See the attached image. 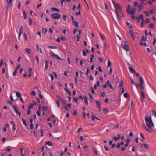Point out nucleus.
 Listing matches in <instances>:
<instances>
[{"label":"nucleus","mask_w":156,"mask_h":156,"mask_svg":"<svg viewBox=\"0 0 156 156\" xmlns=\"http://www.w3.org/2000/svg\"><path fill=\"white\" fill-rule=\"evenodd\" d=\"M48 47L52 49H55L57 48V47L55 46H49Z\"/></svg>","instance_id":"obj_43"},{"label":"nucleus","mask_w":156,"mask_h":156,"mask_svg":"<svg viewBox=\"0 0 156 156\" xmlns=\"http://www.w3.org/2000/svg\"><path fill=\"white\" fill-rule=\"evenodd\" d=\"M15 111L16 114H18L19 115V116L20 117V116L21 112H19L18 109L17 110H16Z\"/></svg>","instance_id":"obj_31"},{"label":"nucleus","mask_w":156,"mask_h":156,"mask_svg":"<svg viewBox=\"0 0 156 156\" xmlns=\"http://www.w3.org/2000/svg\"><path fill=\"white\" fill-rule=\"evenodd\" d=\"M129 71L133 73H135V70L132 67H129Z\"/></svg>","instance_id":"obj_17"},{"label":"nucleus","mask_w":156,"mask_h":156,"mask_svg":"<svg viewBox=\"0 0 156 156\" xmlns=\"http://www.w3.org/2000/svg\"><path fill=\"white\" fill-rule=\"evenodd\" d=\"M64 90L66 92V93L67 94H68L69 96L71 95V93L70 92V91L67 89L66 88H65Z\"/></svg>","instance_id":"obj_19"},{"label":"nucleus","mask_w":156,"mask_h":156,"mask_svg":"<svg viewBox=\"0 0 156 156\" xmlns=\"http://www.w3.org/2000/svg\"><path fill=\"white\" fill-rule=\"evenodd\" d=\"M130 36H131V37L133 39V40H134L135 36L133 34V30H130Z\"/></svg>","instance_id":"obj_13"},{"label":"nucleus","mask_w":156,"mask_h":156,"mask_svg":"<svg viewBox=\"0 0 156 156\" xmlns=\"http://www.w3.org/2000/svg\"><path fill=\"white\" fill-rule=\"evenodd\" d=\"M115 7V12L117 11H121V7L119 4L117 3L114 6Z\"/></svg>","instance_id":"obj_7"},{"label":"nucleus","mask_w":156,"mask_h":156,"mask_svg":"<svg viewBox=\"0 0 156 156\" xmlns=\"http://www.w3.org/2000/svg\"><path fill=\"white\" fill-rule=\"evenodd\" d=\"M60 17V14L58 13L53 14L51 16V17L54 19H58Z\"/></svg>","instance_id":"obj_4"},{"label":"nucleus","mask_w":156,"mask_h":156,"mask_svg":"<svg viewBox=\"0 0 156 156\" xmlns=\"http://www.w3.org/2000/svg\"><path fill=\"white\" fill-rule=\"evenodd\" d=\"M137 19L141 20L142 21L144 20V16L142 14H141L139 16V17L137 18Z\"/></svg>","instance_id":"obj_20"},{"label":"nucleus","mask_w":156,"mask_h":156,"mask_svg":"<svg viewBox=\"0 0 156 156\" xmlns=\"http://www.w3.org/2000/svg\"><path fill=\"white\" fill-rule=\"evenodd\" d=\"M56 103L57 105V107H60V105L59 103V101L58 100H57L56 102Z\"/></svg>","instance_id":"obj_54"},{"label":"nucleus","mask_w":156,"mask_h":156,"mask_svg":"<svg viewBox=\"0 0 156 156\" xmlns=\"http://www.w3.org/2000/svg\"><path fill=\"white\" fill-rule=\"evenodd\" d=\"M96 105L98 107H101V104L100 101H95Z\"/></svg>","instance_id":"obj_12"},{"label":"nucleus","mask_w":156,"mask_h":156,"mask_svg":"<svg viewBox=\"0 0 156 156\" xmlns=\"http://www.w3.org/2000/svg\"><path fill=\"white\" fill-rule=\"evenodd\" d=\"M91 118H92V120L93 121L95 119H96L97 120H99V119L98 118L95 116L93 115H91Z\"/></svg>","instance_id":"obj_25"},{"label":"nucleus","mask_w":156,"mask_h":156,"mask_svg":"<svg viewBox=\"0 0 156 156\" xmlns=\"http://www.w3.org/2000/svg\"><path fill=\"white\" fill-rule=\"evenodd\" d=\"M136 9L135 8H133L130 11V12H129V14L131 15H133L135 14V12H136Z\"/></svg>","instance_id":"obj_11"},{"label":"nucleus","mask_w":156,"mask_h":156,"mask_svg":"<svg viewBox=\"0 0 156 156\" xmlns=\"http://www.w3.org/2000/svg\"><path fill=\"white\" fill-rule=\"evenodd\" d=\"M144 23H145L144 20L142 21L141 25V27H144Z\"/></svg>","instance_id":"obj_58"},{"label":"nucleus","mask_w":156,"mask_h":156,"mask_svg":"<svg viewBox=\"0 0 156 156\" xmlns=\"http://www.w3.org/2000/svg\"><path fill=\"white\" fill-rule=\"evenodd\" d=\"M52 56V57L54 58H56L58 59L59 60H63V59L62 58H61L58 55H57L56 54H55V53H54Z\"/></svg>","instance_id":"obj_10"},{"label":"nucleus","mask_w":156,"mask_h":156,"mask_svg":"<svg viewBox=\"0 0 156 156\" xmlns=\"http://www.w3.org/2000/svg\"><path fill=\"white\" fill-rule=\"evenodd\" d=\"M23 27L22 26H21V28H20V33L19 34V40L20 39V37L21 36V34H22V30H23Z\"/></svg>","instance_id":"obj_15"},{"label":"nucleus","mask_w":156,"mask_h":156,"mask_svg":"<svg viewBox=\"0 0 156 156\" xmlns=\"http://www.w3.org/2000/svg\"><path fill=\"white\" fill-rule=\"evenodd\" d=\"M142 147L145 148H148L147 145L144 143L142 144Z\"/></svg>","instance_id":"obj_26"},{"label":"nucleus","mask_w":156,"mask_h":156,"mask_svg":"<svg viewBox=\"0 0 156 156\" xmlns=\"http://www.w3.org/2000/svg\"><path fill=\"white\" fill-rule=\"evenodd\" d=\"M73 24L76 27H79L78 23L76 21H74L73 22Z\"/></svg>","instance_id":"obj_23"},{"label":"nucleus","mask_w":156,"mask_h":156,"mask_svg":"<svg viewBox=\"0 0 156 156\" xmlns=\"http://www.w3.org/2000/svg\"><path fill=\"white\" fill-rule=\"evenodd\" d=\"M116 16L119 20H120L122 16H123V14L121 11H117L116 12Z\"/></svg>","instance_id":"obj_5"},{"label":"nucleus","mask_w":156,"mask_h":156,"mask_svg":"<svg viewBox=\"0 0 156 156\" xmlns=\"http://www.w3.org/2000/svg\"><path fill=\"white\" fill-rule=\"evenodd\" d=\"M46 145H47L50 146H52L53 144L52 142L50 141H47L45 144Z\"/></svg>","instance_id":"obj_22"},{"label":"nucleus","mask_w":156,"mask_h":156,"mask_svg":"<svg viewBox=\"0 0 156 156\" xmlns=\"http://www.w3.org/2000/svg\"><path fill=\"white\" fill-rule=\"evenodd\" d=\"M84 101L85 102V103L87 105L88 104V98L87 96H84Z\"/></svg>","instance_id":"obj_18"},{"label":"nucleus","mask_w":156,"mask_h":156,"mask_svg":"<svg viewBox=\"0 0 156 156\" xmlns=\"http://www.w3.org/2000/svg\"><path fill=\"white\" fill-rule=\"evenodd\" d=\"M141 95L142 96V97L141 98V99L142 102H143V100H144V99L145 98V96L144 93L142 91H141Z\"/></svg>","instance_id":"obj_16"},{"label":"nucleus","mask_w":156,"mask_h":156,"mask_svg":"<svg viewBox=\"0 0 156 156\" xmlns=\"http://www.w3.org/2000/svg\"><path fill=\"white\" fill-rule=\"evenodd\" d=\"M49 75L51 77V80L52 81L53 80L54 78V76H53V75H52L51 73H49Z\"/></svg>","instance_id":"obj_42"},{"label":"nucleus","mask_w":156,"mask_h":156,"mask_svg":"<svg viewBox=\"0 0 156 156\" xmlns=\"http://www.w3.org/2000/svg\"><path fill=\"white\" fill-rule=\"evenodd\" d=\"M99 61L101 62L102 63L103 62V59L101 57H100L99 58Z\"/></svg>","instance_id":"obj_64"},{"label":"nucleus","mask_w":156,"mask_h":156,"mask_svg":"<svg viewBox=\"0 0 156 156\" xmlns=\"http://www.w3.org/2000/svg\"><path fill=\"white\" fill-rule=\"evenodd\" d=\"M10 123L12 125V126H15V123L14 121H10Z\"/></svg>","instance_id":"obj_46"},{"label":"nucleus","mask_w":156,"mask_h":156,"mask_svg":"<svg viewBox=\"0 0 156 156\" xmlns=\"http://www.w3.org/2000/svg\"><path fill=\"white\" fill-rule=\"evenodd\" d=\"M145 120L147 125L149 128L151 129L152 127L154 126V124L151 116H149L148 118L147 116H146Z\"/></svg>","instance_id":"obj_1"},{"label":"nucleus","mask_w":156,"mask_h":156,"mask_svg":"<svg viewBox=\"0 0 156 156\" xmlns=\"http://www.w3.org/2000/svg\"><path fill=\"white\" fill-rule=\"evenodd\" d=\"M100 35V37L103 40H104L105 39V37L104 35H102L101 34H99Z\"/></svg>","instance_id":"obj_56"},{"label":"nucleus","mask_w":156,"mask_h":156,"mask_svg":"<svg viewBox=\"0 0 156 156\" xmlns=\"http://www.w3.org/2000/svg\"><path fill=\"white\" fill-rule=\"evenodd\" d=\"M93 152L94 153L96 154V155L98 154V151L96 149L94 150L93 151Z\"/></svg>","instance_id":"obj_60"},{"label":"nucleus","mask_w":156,"mask_h":156,"mask_svg":"<svg viewBox=\"0 0 156 156\" xmlns=\"http://www.w3.org/2000/svg\"><path fill=\"white\" fill-rule=\"evenodd\" d=\"M22 122H23V124L25 126H27V124H26V121L25 120V119H22Z\"/></svg>","instance_id":"obj_32"},{"label":"nucleus","mask_w":156,"mask_h":156,"mask_svg":"<svg viewBox=\"0 0 156 156\" xmlns=\"http://www.w3.org/2000/svg\"><path fill=\"white\" fill-rule=\"evenodd\" d=\"M130 6L129 5H128V8L126 9V11L128 14H129V10L130 9Z\"/></svg>","instance_id":"obj_24"},{"label":"nucleus","mask_w":156,"mask_h":156,"mask_svg":"<svg viewBox=\"0 0 156 156\" xmlns=\"http://www.w3.org/2000/svg\"><path fill=\"white\" fill-rule=\"evenodd\" d=\"M73 114L75 116L77 115V112L76 110H75L73 111Z\"/></svg>","instance_id":"obj_44"},{"label":"nucleus","mask_w":156,"mask_h":156,"mask_svg":"<svg viewBox=\"0 0 156 156\" xmlns=\"http://www.w3.org/2000/svg\"><path fill=\"white\" fill-rule=\"evenodd\" d=\"M106 83H107V86L108 87H109L112 90H113L114 89L113 87L110 83V81L109 80H108L106 82Z\"/></svg>","instance_id":"obj_9"},{"label":"nucleus","mask_w":156,"mask_h":156,"mask_svg":"<svg viewBox=\"0 0 156 156\" xmlns=\"http://www.w3.org/2000/svg\"><path fill=\"white\" fill-rule=\"evenodd\" d=\"M143 128L146 129L147 131L148 132H149L151 133L152 131V129H148L146 126L145 124L143 125L142 126Z\"/></svg>","instance_id":"obj_8"},{"label":"nucleus","mask_w":156,"mask_h":156,"mask_svg":"<svg viewBox=\"0 0 156 156\" xmlns=\"http://www.w3.org/2000/svg\"><path fill=\"white\" fill-rule=\"evenodd\" d=\"M25 51L28 54H30L31 52V50L29 48H26L25 49Z\"/></svg>","instance_id":"obj_21"},{"label":"nucleus","mask_w":156,"mask_h":156,"mask_svg":"<svg viewBox=\"0 0 156 156\" xmlns=\"http://www.w3.org/2000/svg\"><path fill=\"white\" fill-rule=\"evenodd\" d=\"M88 95H89V97L90 98V100L92 101L93 99V97L92 96L91 94L90 93H89L88 94Z\"/></svg>","instance_id":"obj_37"},{"label":"nucleus","mask_w":156,"mask_h":156,"mask_svg":"<svg viewBox=\"0 0 156 156\" xmlns=\"http://www.w3.org/2000/svg\"><path fill=\"white\" fill-rule=\"evenodd\" d=\"M142 40H141L140 41V44L142 46H147V45L146 44V43H143V41H144V42L146 41V38H145L143 36L142 37Z\"/></svg>","instance_id":"obj_6"},{"label":"nucleus","mask_w":156,"mask_h":156,"mask_svg":"<svg viewBox=\"0 0 156 156\" xmlns=\"http://www.w3.org/2000/svg\"><path fill=\"white\" fill-rule=\"evenodd\" d=\"M31 94L34 96H35L36 95V93L35 92V91H32L31 93Z\"/></svg>","instance_id":"obj_63"},{"label":"nucleus","mask_w":156,"mask_h":156,"mask_svg":"<svg viewBox=\"0 0 156 156\" xmlns=\"http://www.w3.org/2000/svg\"><path fill=\"white\" fill-rule=\"evenodd\" d=\"M12 107H13V108L14 109V110L15 111L16 110H17L18 109V108L14 105H13L12 106Z\"/></svg>","instance_id":"obj_49"},{"label":"nucleus","mask_w":156,"mask_h":156,"mask_svg":"<svg viewBox=\"0 0 156 156\" xmlns=\"http://www.w3.org/2000/svg\"><path fill=\"white\" fill-rule=\"evenodd\" d=\"M16 96L18 98H20L21 95L20 93L19 92H17L16 93Z\"/></svg>","instance_id":"obj_28"},{"label":"nucleus","mask_w":156,"mask_h":156,"mask_svg":"<svg viewBox=\"0 0 156 156\" xmlns=\"http://www.w3.org/2000/svg\"><path fill=\"white\" fill-rule=\"evenodd\" d=\"M60 101L62 103L64 104H66V102L64 100H63V99L61 98L60 100Z\"/></svg>","instance_id":"obj_57"},{"label":"nucleus","mask_w":156,"mask_h":156,"mask_svg":"<svg viewBox=\"0 0 156 156\" xmlns=\"http://www.w3.org/2000/svg\"><path fill=\"white\" fill-rule=\"evenodd\" d=\"M23 37L26 40H27V34L26 33H24L23 34Z\"/></svg>","instance_id":"obj_40"},{"label":"nucleus","mask_w":156,"mask_h":156,"mask_svg":"<svg viewBox=\"0 0 156 156\" xmlns=\"http://www.w3.org/2000/svg\"><path fill=\"white\" fill-rule=\"evenodd\" d=\"M33 106L31 104L28 107V109L31 110L33 108Z\"/></svg>","instance_id":"obj_51"},{"label":"nucleus","mask_w":156,"mask_h":156,"mask_svg":"<svg viewBox=\"0 0 156 156\" xmlns=\"http://www.w3.org/2000/svg\"><path fill=\"white\" fill-rule=\"evenodd\" d=\"M111 66V63L110 61L109 60H108V61L107 67H110Z\"/></svg>","instance_id":"obj_35"},{"label":"nucleus","mask_w":156,"mask_h":156,"mask_svg":"<svg viewBox=\"0 0 156 156\" xmlns=\"http://www.w3.org/2000/svg\"><path fill=\"white\" fill-rule=\"evenodd\" d=\"M144 22L145 23H149L150 22V21L149 19L148 18H147L146 20Z\"/></svg>","instance_id":"obj_50"},{"label":"nucleus","mask_w":156,"mask_h":156,"mask_svg":"<svg viewBox=\"0 0 156 156\" xmlns=\"http://www.w3.org/2000/svg\"><path fill=\"white\" fill-rule=\"evenodd\" d=\"M149 27L151 28H153L154 27V25L153 23H151L149 26Z\"/></svg>","instance_id":"obj_48"},{"label":"nucleus","mask_w":156,"mask_h":156,"mask_svg":"<svg viewBox=\"0 0 156 156\" xmlns=\"http://www.w3.org/2000/svg\"><path fill=\"white\" fill-rule=\"evenodd\" d=\"M124 96L126 98H128V93H125L124 94Z\"/></svg>","instance_id":"obj_41"},{"label":"nucleus","mask_w":156,"mask_h":156,"mask_svg":"<svg viewBox=\"0 0 156 156\" xmlns=\"http://www.w3.org/2000/svg\"><path fill=\"white\" fill-rule=\"evenodd\" d=\"M113 139L115 141H117L118 140H119V139L118 138V137L116 136H114Z\"/></svg>","instance_id":"obj_61"},{"label":"nucleus","mask_w":156,"mask_h":156,"mask_svg":"<svg viewBox=\"0 0 156 156\" xmlns=\"http://www.w3.org/2000/svg\"><path fill=\"white\" fill-rule=\"evenodd\" d=\"M126 24L128 26V27H129V28H131L132 27V25L130 23L128 22H126Z\"/></svg>","instance_id":"obj_30"},{"label":"nucleus","mask_w":156,"mask_h":156,"mask_svg":"<svg viewBox=\"0 0 156 156\" xmlns=\"http://www.w3.org/2000/svg\"><path fill=\"white\" fill-rule=\"evenodd\" d=\"M48 61H45V70L47 69V68L48 67Z\"/></svg>","instance_id":"obj_33"},{"label":"nucleus","mask_w":156,"mask_h":156,"mask_svg":"<svg viewBox=\"0 0 156 156\" xmlns=\"http://www.w3.org/2000/svg\"><path fill=\"white\" fill-rule=\"evenodd\" d=\"M32 20L31 18H29V25L31 26L32 25Z\"/></svg>","instance_id":"obj_39"},{"label":"nucleus","mask_w":156,"mask_h":156,"mask_svg":"<svg viewBox=\"0 0 156 156\" xmlns=\"http://www.w3.org/2000/svg\"><path fill=\"white\" fill-rule=\"evenodd\" d=\"M121 47L126 51H128L129 48V46L126 44V43L125 41H122L121 43Z\"/></svg>","instance_id":"obj_3"},{"label":"nucleus","mask_w":156,"mask_h":156,"mask_svg":"<svg viewBox=\"0 0 156 156\" xmlns=\"http://www.w3.org/2000/svg\"><path fill=\"white\" fill-rule=\"evenodd\" d=\"M17 71H18V70H17V69H15V71H14L13 73V75L14 76H16V73H17Z\"/></svg>","instance_id":"obj_45"},{"label":"nucleus","mask_w":156,"mask_h":156,"mask_svg":"<svg viewBox=\"0 0 156 156\" xmlns=\"http://www.w3.org/2000/svg\"><path fill=\"white\" fill-rule=\"evenodd\" d=\"M79 35H78L77 36V41H79V39H80V35L81 34L82 31L81 30H79Z\"/></svg>","instance_id":"obj_14"},{"label":"nucleus","mask_w":156,"mask_h":156,"mask_svg":"<svg viewBox=\"0 0 156 156\" xmlns=\"http://www.w3.org/2000/svg\"><path fill=\"white\" fill-rule=\"evenodd\" d=\"M139 81L140 82V83L138 85L136 84V85L135 86L137 87V88L138 87V86H140L141 88V89L143 90L144 89V83L142 77H140Z\"/></svg>","instance_id":"obj_2"},{"label":"nucleus","mask_w":156,"mask_h":156,"mask_svg":"<svg viewBox=\"0 0 156 156\" xmlns=\"http://www.w3.org/2000/svg\"><path fill=\"white\" fill-rule=\"evenodd\" d=\"M123 85V83L122 80H121V81L119 84V87H122Z\"/></svg>","instance_id":"obj_59"},{"label":"nucleus","mask_w":156,"mask_h":156,"mask_svg":"<svg viewBox=\"0 0 156 156\" xmlns=\"http://www.w3.org/2000/svg\"><path fill=\"white\" fill-rule=\"evenodd\" d=\"M144 13L146 15L147 17H149V14L148 13V12L147 11H144Z\"/></svg>","instance_id":"obj_53"},{"label":"nucleus","mask_w":156,"mask_h":156,"mask_svg":"<svg viewBox=\"0 0 156 156\" xmlns=\"http://www.w3.org/2000/svg\"><path fill=\"white\" fill-rule=\"evenodd\" d=\"M140 136H141V139H142V140L143 141H144V140L145 139V138L144 137V136H143V134H142V133H140Z\"/></svg>","instance_id":"obj_47"},{"label":"nucleus","mask_w":156,"mask_h":156,"mask_svg":"<svg viewBox=\"0 0 156 156\" xmlns=\"http://www.w3.org/2000/svg\"><path fill=\"white\" fill-rule=\"evenodd\" d=\"M103 112L105 113H106L108 112V110L105 108H103Z\"/></svg>","instance_id":"obj_62"},{"label":"nucleus","mask_w":156,"mask_h":156,"mask_svg":"<svg viewBox=\"0 0 156 156\" xmlns=\"http://www.w3.org/2000/svg\"><path fill=\"white\" fill-rule=\"evenodd\" d=\"M143 5L142 4L139 5L138 6V8L140 10H141L143 9Z\"/></svg>","instance_id":"obj_27"},{"label":"nucleus","mask_w":156,"mask_h":156,"mask_svg":"<svg viewBox=\"0 0 156 156\" xmlns=\"http://www.w3.org/2000/svg\"><path fill=\"white\" fill-rule=\"evenodd\" d=\"M23 16L24 17V18L26 19L27 18V15L26 13L24 11H23Z\"/></svg>","instance_id":"obj_38"},{"label":"nucleus","mask_w":156,"mask_h":156,"mask_svg":"<svg viewBox=\"0 0 156 156\" xmlns=\"http://www.w3.org/2000/svg\"><path fill=\"white\" fill-rule=\"evenodd\" d=\"M105 103H109V101L108 98H105Z\"/></svg>","instance_id":"obj_52"},{"label":"nucleus","mask_w":156,"mask_h":156,"mask_svg":"<svg viewBox=\"0 0 156 156\" xmlns=\"http://www.w3.org/2000/svg\"><path fill=\"white\" fill-rule=\"evenodd\" d=\"M42 31L44 34H45L46 33L47 30L46 29L44 28L42 29Z\"/></svg>","instance_id":"obj_36"},{"label":"nucleus","mask_w":156,"mask_h":156,"mask_svg":"<svg viewBox=\"0 0 156 156\" xmlns=\"http://www.w3.org/2000/svg\"><path fill=\"white\" fill-rule=\"evenodd\" d=\"M152 112L153 113V115L156 117V112L154 110H153Z\"/></svg>","instance_id":"obj_55"},{"label":"nucleus","mask_w":156,"mask_h":156,"mask_svg":"<svg viewBox=\"0 0 156 156\" xmlns=\"http://www.w3.org/2000/svg\"><path fill=\"white\" fill-rule=\"evenodd\" d=\"M51 9L52 10L54 11H56L58 12H59L60 11L59 9H57L55 8H51Z\"/></svg>","instance_id":"obj_29"},{"label":"nucleus","mask_w":156,"mask_h":156,"mask_svg":"<svg viewBox=\"0 0 156 156\" xmlns=\"http://www.w3.org/2000/svg\"><path fill=\"white\" fill-rule=\"evenodd\" d=\"M35 58L37 60V64H39V59L38 57V56L37 55L36 57H35Z\"/></svg>","instance_id":"obj_34"}]
</instances>
